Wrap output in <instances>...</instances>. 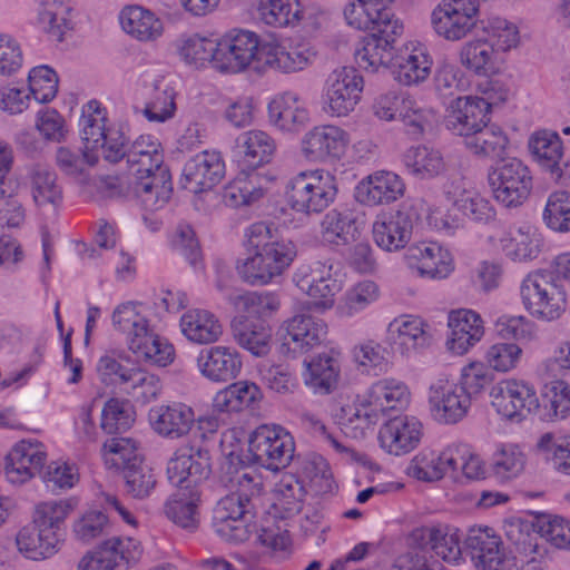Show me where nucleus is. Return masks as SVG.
I'll list each match as a JSON object with an SVG mask.
<instances>
[{
    "instance_id": "774afa93",
    "label": "nucleus",
    "mask_w": 570,
    "mask_h": 570,
    "mask_svg": "<svg viewBox=\"0 0 570 570\" xmlns=\"http://www.w3.org/2000/svg\"><path fill=\"white\" fill-rule=\"evenodd\" d=\"M129 379L127 386H124V393L136 403L145 405L156 400L161 392L159 377L141 367H137Z\"/></svg>"
},
{
    "instance_id": "72a5a7b5",
    "label": "nucleus",
    "mask_w": 570,
    "mask_h": 570,
    "mask_svg": "<svg viewBox=\"0 0 570 570\" xmlns=\"http://www.w3.org/2000/svg\"><path fill=\"white\" fill-rule=\"evenodd\" d=\"M62 534H56L33 522L23 527L16 535L18 551L30 560H45L53 557L60 550Z\"/></svg>"
},
{
    "instance_id": "bf43d9fd",
    "label": "nucleus",
    "mask_w": 570,
    "mask_h": 570,
    "mask_svg": "<svg viewBox=\"0 0 570 570\" xmlns=\"http://www.w3.org/2000/svg\"><path fill=\"white\" fill-rule=\"evenodd\" d=\"M175 112L176 104L173 88L164 79H156L153 82V92L142 110L144 116L149 121L165 122L171 119Z\"/></svg>"
},
{
    "instance_id": "37998d69",
    "label": "nucleus",
    "mask_w": 570,
    "mask_h": 570,
    "mask_svg": "<svg viewBox=\"0 0 570 570\" xmlns=\"http://www.w3.org/2000/svg\"><path fill=\"white\" fill-rule=\"evenodd\" d=\"M494 45L484 39L465 42L459 52L460 63L478 76H489L497 70Z\"/></svg>"
},
{
    "instance_id": "49530a36",
    "label": "nucleus",
    "mask_w": 570,
    "mask_h": 570,
    "mask_svg": "<svg viewBox=\"0 0 570 570\" xmlns=\"http://www.w3.org/2000/svg\"><path fill=\"white\" fill-rule=\"evenodd\" d=\"M403 164L411 175L420 179L434 178L445 170L442 154L428 146L407 149L403 155Z\"/></svg>"
},
{
    "instance_id": "1a4fd4ad",
    "label": "nucleus",
    "mask_w": 570,
    "mask_h": 570,
    "mask_svg": "<svg viewBox=\"0 0 570 570\" xmlns=\"http://www.w3.org/2000/svg\"><path fill=\"white\" fill-rule=\"evenodd\" d=\"M479 0H443L431 14L434 31L448 41L468 37L476 27Z\"/></svg>"
},
{
    "instance_id": "39448f33",
    "label": "nucleus",
    "mask_w": 570,
    "mask_h": 570,
    "mask_svg": "<svg viewBox=\"0 0 570 570\" xmlns=\"http://www.w3.org/2000/svg\"><path fill=\"white\" fill-rule=\"evenodd\" d=\"M465 549L476 570H543L541 562L535 559L519 564L490 528L470 529Z\"/></svg>"
},
{
    "instance_id": "20e7f679",
    "label": "nucleus",
    "mask_w": 570,
    "mask_h": 570,
    "mask_svg": "<svg viewBox=\"0 0 570 570\" xmlns=\"http://www.w3.org/2000/svg\"><path fill=\"white\" fill-rule=\"evenodd\" d=\"M336 194V178L325 169L299 171L286 187L289 207L302 214L323 212L334 202Z\"/></svg>"
},
{
    "instance_id": "f3484780",
    "label": "nucleus",
    "mask_w": 570,
    "mask_h": 570,
    "mask_svg": "<svg viewBox=\"0 0 570 570\" xmlns=\"http://www.w3.org/2000/svg\"><path fill=\"white\" fill-rule=\"evenodd\" d=\"M348 142V134L341 127L320 125L302 137L301 154L308 163L337 160L345 154Z\"/></svg>"
},
{
    "instance_id": "393cba45",
    "label": "nucleus",
    "mask_w": 570,
    "mask_h": 570,
    "mask_svg": "<svg viewBox=\"0 0 570 570\" xmlns=\"http://www.w3.org/2000/svg\"><path fill=\"white\" fill-rule=\"evenodd\" d=\"M148 421L159 436L178 440L189 434L195 424L194 410L180 402L153 406L148 412Z\"/></svg>"
},
{
    "instance_id": "a18cd8bd",
    "label": "nucleus",
    "mask_w": 570,
    "mask_h": 570,
    "mask_svg": "<svg viewBox=\"0 0 570 570\" xmlns=\"http://www.w3.org/2000/svg\"><path fill=\"white\" fill-rule=\"evenodd\" d=\"M122 30L140 41H153L161 36L163 22L141 7H129L121 11Z\"/></svg>"
},
{
    "instance_id": "c9c22d12",
    "label": "nucleus",
    "mask_w": 570,
    "mask_h": 570,
    "mask_svg": "<svg viewBox=\"0 0 570 570\" xmlns=\"http://www.w3.org/2000/svg\"><path fill=\"white\" fill-rule=\"evenodd\" d=\"M267 109L269 122L284 131H294L308 119L307 110L298 96L293 92H284L275 97Z\"/></svg>"
},
{
    "instance_id": "6e6552de",
    "label": "nucleus",
    "mask_w": 570,
    "mask_h": 570,
    "mask_svg": "<svg viewBox=\"0 0 570 570\" xmlns=\"http://www.w3.org/2000/svg\"><path fill=\"white\" fill-rule=\"evenodd\" d=\"M489 184L499 203L505 207H518L530 195L532 176L520 159L509 158L502 160L489 173Z\"/></svg>"
},
{
    "instance_id": "5fc2aeb1",
    "label": "nucleus",
    "mask_w": 570,
    "mask_h": 570,
    "mask_svg": "<svg viewBox=\"0 0 570 570\" xmlns=\"http://www.w3.org/2000/svg\"><path fill=\"white\" fill-rule=\"evenodd\" d=\"M106 111L97 100L88 101L81 110L79 120L80 132L85 146L91 150L98 149L101 139L111 130L106 128Z\"/></svg>"
},
{
    "instance_id": "09e8293b",
    "label": "nucleus",
    "mask_w": 570,
    "mask_h": 570,
    "mask_svg": "<svg viewBox=\"0 0 570 570\" xmlns=\"http://www.w3.org/2000/svg\"><path fill=\"white\" fill-rule=\"evenodd\" d=\"M55 159L63 175L83 180L88 170L98 163L99 156L89 146L85 148L61 146L57 149Z\"/></svg>"
},
{
    "instance_id": "e433bc0d",
    "label": "nucleus",
    "mask_w": 570,
    "mask_h": 570,
    "mask_svg": "<svg viewBox=\"0 0 570 570\" xmlns=\"http://www.w3.org/2000/svg\"><path fill=\"white\" fill-rule=\"evenodd\" d=\"M422 539H426L431 549L436 556L446 562H458L463 551L469 556L465 549V542L461 546L460 530L453 525L439 524L435 527L423 528L419 531ZM469 532L466 533L468 538ZM466 539H464L465 541Z\"/></svg>"
},
{
    "instance_id": "f257e3e1",
    "label": "nucleus",
    "mask_w": 570,
    "mask_h": 570,
    "mask_svg": "<svg viewBox=\"0 0 570 570\" xmlns=\"http://www.w3.org/2000/svg\"><path fill=\"white\" fill-rule=\"evenodd\" d=\"M158 138L141 135L127 149L128 186L146 210H157L169 199L171 176Z\"/></svg>"
},
{
    "instance_id": "8fccbe9b",
    "label": "nucleus",
    "mask_w": 570,
    "mask_h": 570,
    "mask_svg": "<svg viewBox=\"0 0 570 570\" xmlns=\"http://www.w3.org/2000/svg\"><path fill=\"white\" fill-rule=\"evenodd\" d=\"M535 452L556 471L570 475V435L557 436L546 432L539 436Z\"/></svg>"
},
{
    "instance_id": "79ce46f5",
    "label": "nucleus",
    "mask_w": 570,
    "mask_h": 570,
    "mask_svg": "<svg viewBox=\"0 0 570 570\" xmlns=\"http://www.w3.org/2000/svg\"><path fill=\"white\" fill-rule=\"evenodd\" d=\"M305 364L304 382L314 393L328 394L335 389L340 375L337 357L324 353Z\"/></svg>"
},
{
    "instance_id": "9b49d317",
    "label": "nucleus",
    "mask_w": 570,
    "mask_h": 570,
    "mask_svg": "<svg viewBox=\"0 0 570 570\" xmlns=\"http://www.w3.org/2000/svg\"><path fill=\"white\" fill-rule=\"evenodd\" d=\"M417 218L413 206L406 204L400 205L397 209L382 212L372 225L375 244L389 253L404 249L412 238Z\"/></svg>"
},
{
    "instance_id": "6ab92c4d",
    "label": "nucleus",
    "mask_w": 570,
    "mask_h": 570,
    "mask_svg": "<svg viewBox=\"0 0 570 570\" xmlns=\"http://www.w3.org/2000/svg\"><path fill=\"white\" fill-rule=\"evenodd\" d=\"M293 279L317 308H331L335 295L342 289V282L334 277L332 265L327 263L316 262L311 266H303L297 269Z\"/></svg>"
},
{
    "instance_id": "f03ea898",
    "label": "nucleus",
    "mask_w": 570,
    "mask_h": 570,
    "mask_svg": "<svg viewBox=\"0 0 570 570\" xmlns=\"http://www.w3.org/2000/svg\"><path fill=\"white\" fill-rule=\"evenodd\" d=\"M248 243L254 253L238 263L237 271L242 279L250 285L268 284L282 275L296 257L295 245L279 238L276 229L265 223L250 226Z\"/></svg>"
},
{
    "instance_id": "603ef678",
    "label": "nucleus",
    "mask_w": 570,
    "mask_h": 570,
    "mask_svg": "<svg viewBox=\"0 0 570 570\" xmlns=\"http://www.w3.org/2000/svg\"><path fill=\"white\" fill-rule=\"evenodd\" d=\"M96 549L98 554L109 563L111 570L136 562L141 554L140 543L130 537H111Z\"/></svg>"
},
{
    "instance_id": "b1692460",
    "label": "nucleus",
    "mask_w": 570,
    "mask_h": 570,
    "mask_svg": "<svg viewBox=\"0 0 570 570\" xmlns=\"http://www.w3.org/2000/svg\"><path fill=\"white\" fill-rule=\"evenodd\" d=\"M225 175V164L220 153L204 150L190 158L184 167L183 187L198 194L216 186Z\"/></svg>"
},
{
    "instance_id": "ddd939ff",
    "label": "nucleus",
    "mask_w": 570,
    "mask_h": 570,
    "mask_svg": "<svg viewBox=\"0 0 570 570\" xmlns=\"http://www.w3.org/2000/svg\"><path fill=\"white\" fill-rule=\"evenodd\" d=\"M372 110L381 120L391 121L400 118L415 135L422 134L434 118L431 109L422 107L411 97L396 91L379 95L374 99Z\"/></svg>"
},
{
    "instance_id": "a211bd4d",
    "label": "nucleus",
    "mask_w": 570,
    "mask_h": 570,
    "mask_svg": "<svg viewBox=\"0 0 570 570\" xmlns=\"http://www.w3.org/2000/svg\"><path fill=\"white\" fill-rule=\"evenodd\" d=\"M363 78L352 67L335 69L326 80L324 110L334 117L348 115L360 100Z\"/></svg>"
},
{
    "instance_id": "a19ab883",
    "label": "nucleus",
    "mask_w": 570,
    "mask_h": 570,
    "mask_svg": "<svg viewBox=\"0 0 570 570\" xmlns=\"http://www.w3.org/2000/svg\"><path fill=\"white\" fill-rule=\"evenodd\" d=\"M432 68V59L422 46L413 47L400 57L393 71L394 78L401 85L413 86L425 81Z\"/></svg>"
},
{
    "instance_id": "ea45409f",
    "label": "nucleus",
    "mask_w": 570,
    "mask_h": 570,
    "mask_svg": "<svg viewBox=\"0 0 570 570\" xmlns=\"http://www.w3.org/2000/svg\"><path fill=\"white\" fill-rule=\"evenodd\" d=\"M236 147L243 154L244 161L250 167L268 164L276 151L275 140L265 131L253 129L240 134Z\"/></svg>"
},
{
    "instance_id": "0eeeda50",
    "label": "nucleus",
    "mask_w": 570,
    "mask_h": 570,
    "mask_svg": "<svg viewBox=\"0 0 570 570\" xmlns=\"http://www.w3.org/2000/svg\"><path fill=\"white\" fill-rule=\"evenodd\" d=\"M520 294L524 307L534 316L552 321L566 309V292L552 273L534 272L522 282Z\"/></svg>"
},
{
    "instance_id": "5701e85b",
    "label": "nucleus",
    "mask_w": 570,
    "mask_h": 570,
    "mask_svg": "<svg viewBox=\"0 0 570 570\" xmlns=\"http://www.w3.org/2000/svg\"><path fill=\"white\" fill-rule=\"evenodd\" d=\"M404 258L410 268L431 279L448 277L453 271V258L438 243L420 242L407 247Z\"/></svg>"
},
{
    "instance_id": "e2e57ef3",
    "label": "nucleus",
    "mask_w": 570,
    "mask_h": 570,
    "mask_svg": "<svg viewBox=\"0 0 570 570\" xmlns=\"http://www.w3.org/2000/svg\"><path fill=\"white\" fill-rule=\"evenodd\" d=\"M70 12L71 8L62 1L50 0L43 3L39 21L55 41H62L65 32L71 29Z\"/></svg>"
},
{
    "instance_id": "a878e982",
    "label": "nucleus",
    "mask_w": 570,
    "mask_h": 570,
    "mask_svg": "<svg viewBox=\"0 0 570 570\" xmlns=\"http://www.w3.org/2000/svg\"><path fill=\"white\" fill-rule=\"evenodd\" d=\"M46 452L37 441L18 442L6 458V478L12 484H22L32 479L45 464Z\"/></svg>"
},
{
    "instance_id": "864d4df0",
    "label": "nucleus",
    "mask_w": 570,
    "mask_h": 570,
    "mask_svg": "<svg viewBox=\"0 0 570 570\" xmlns=\"http://www.w3.org/2000/svg\"><path fill=\"white\" fill-rule=\"evenodd\" d=\"M235 341L255 356H265L269 352L271 331L263 325H255L246 320H235L232 323Z\"/></svg>"
},
{
    "instance_id": "338daca9",
    "label": "nucleus",
    "mask_w": 570,
    "mask_h": 570,
    "mask_svg": "<svg viewBox=\"0 0 570 570\" xmlns=\"http://www.w3.org/2000/svg\"><path fill=\"white\" fill-rule=\"evenodd\" d=\"M542 218L547 227L553 232H570V193L558 190L550 194Z\"/></svg>"
},
{
    "instance_id": "4468645a",
    "label": "nucleus",
    "mask_w": 570,
    "mask_h": 570,
    "mask_svg": "<svg viewBox=\"0 0 570 570\" xmlns=\"http://www.w3.org/2000/svg\"><path fill=\"white\" fill-rule=\"evenodd\" d=\"M258 38L254 32L239 30L217 41L216 69L237 73L245 70L252 61L262 60Z\"/></svg>"
},
{
    "instance_id": "13d9d810",
    "label": "nucleus",
    "mask_w": 570,
    "mask_h": 570,
    "mask_svg": "<svg viewBox=\"0 0 570 570\" xmlns=\"http://www.w3.org/2000/svg\"><path fill=\"white\" fill-rule=\"evenodd\" d=\"M198 501L199 498L195 493H176L166 502L165 514L178 527L191 531L199 522Z\"/></svg>"
},
{
    "instance_id": "f704fd0d",
    "label": "nucleus",
    "mask_w": 570,
    "mask_h": 570,
    "mask_svg": "<svg viewBox=\"0 0 570 570\" xmlns=\"http://www.w3.org/2000/svg\"><path fill=\"white\" fill-rule=\"evenodd\" d=\"M183 335L195 344H213L223 334L219 320L206 309H189L179 322Z\"/></svg>"
},
{
    "instance_id": "69168bd1",
    "label": "nucleus",
    "mask_w": 570,
    "mask_h": 570,
    "mask_svg": "<svg viewBox=\"0 0 570 570\" xmlns=\"http://www.w3.org/2000/svg\"><path fill=\"white\" fill-rule=\"evenodd\" d=\"M529 148L539 165L547 170L556 168L562 159L563 147L557 134L548 131L534 134L529 141Z\"/></svg>"
},
{
    "instance_id": "473e14b6",
    "label": "nucleus",
    "mask_w": 570,
    "mask_h": 570,
    "mask_svg": "<svg viewBox=\"0 0 570 570\" xmlns=\"http://www.w3.org/2000/svg\"><path fill=\"white\" fill-rule=\"evenodd\" d=\"M449 327L451 335L446 345L458 355L466 353L484 334L480 315L470 309L452 311L449 315Z\"/></svg>"
},
{
    "instance_id": "4be33fe9",
    "label": "nucleus",
    "mask_w": 570,
    "mask_h": 570,
    "mask_svg": "<svg viewBox=\"0 0 570 570\" xmlns=\"http://www.w3.org/2000/svg\"><path fill=\"white\" fill-rule=\"evenodd\" d=\"M491 104L483 98L464 96L454 99L446 116V127L465 139L489 122Z\"/></svg>"
},
{
    "instance_id": "0e129e2a",
    "label": "nucleus",
    "mask_w": 570,
    "mask_h": 570,
    "mask_svg": "<svg viewBox=\"0 0 570 570\" xmlns=\"http://www.w3.org/2000/svg\"><path fill=\"white\" fill-rule=\"evenodd\" d=\"M356 227L350 215L330 210L322 219L321 233L325 242L346 245L355 239Z\"/></svg>"
},
{
    "instance_id": "423d86ee",
    "label": "nucleus",
    "mask_w": 570,
    "mask_h": 570,
    "mask_svg": "<svg viewBox=\"0 0 570 570\" xmlns=\"http://www.w3.org/2000/svg\"><path fill=\"white\" fill-rule=\"evenodd\" d=\"M248 452L262 468L278 472L287 468L295 456L293 435L277 424L256 428L248 440Z\"/></svg>"
},
{
    "instance_id": "7c9ffc66",
    "label": "nucleus",
    "mask_w": 570,
    "mask_h": 570,
    "mask_svg": "<svg viewBox=\"0 0 570 570\" xmlns=\"http://www.w3.org/2000/svg\"><path fill=\"white\" fill-rule=\"evenodd\" d=\"M402 179L391 171H377L358 183L356 199L366 206L395 202L404 193Z\"/></svg>"
},
{
    "instance_id": "052dcab7",
    "label": "nucleus",
    "mask_w": 570,
    "mask_h": 570,
    "mask_svg": "<svg viewBox=\"0 0 570 570\" xmlns=\"http://www.w3.org/2000/svg\"><path fill=\"white\" fill-rule=\"evenodd\" d=\"M263 195L257 174H240L225 187L224 202L230 207L248 206Z\"/></svg>"
},
{
    "instance_id": "7ed1b4c3",
    "label": "nucleus",
    "mask_w": 570,
    "mask_h": 570,
    "mask_svg": "<svg viewBox=\"0 0 570 570\" xmlns=\"http://www.w3.org/2000/svg\"><path fill=\"white\" fill-rule=\"evenodd\" d=\"M140 307L141 304L135 302L116 306L111 314L112 326L125 335L128 348L134 354L158 366H166L174 361V347L154 332Z\"/></svg>"
},
{
    "instance_id": "de8ad7c7",
    "label": "nucleus",
    "mask_w": 570,
    "mask_h": 570,
    "mask_svg": "<svg viewBox=\"0 0 570 570\" xmlns=\"http://www.w3.org/2000/svg\"><path fill=\"white\" fill-rule=\"evenodd\" d=\"M176 50L180 59L196 68L210 62L216 68L217 41L197 33L184 35L176 41Z\"/></svg>"
},
{
    "instance_id": "58836bf2",
    "label": "nucleus",
    "mask_w": 570,
    "mask_h": 570,
    "mask_svg": "<svg viewBox=\"0 0 570 570\" xmlns=\"http://www.w3.org/2000/svg\"><path fill=\"white\" fill-rule=\"evenodd\" d=\"M366 400L380 414L405 406L410 401V391L400 380L382 379L371 386Z\"/></svg>"
},
{
    "instance_id": "4c0bfd02",
    "label": "nucleus",
    "mask_w": 570,
    "mask_h": 570,
    "mask_svg": "<svg viewBox=\"0 0 570 570\" xmlns=\"http://www.w3.org/2000/svg\"><path fill=\"white\" fill-rule=\"evenodd\" d=\"M261 389L253 382L238 381L218 391L213 399L216 412H239L262 400Z\"/></svg>"
},
{
    "instance_id": "c756f323",
    "label": "nucleus",
    "mask_w": 570,
    "mask_h": 570,
    "mask_svg": "<svg viewBox=\"0 0 570 570\" xmlns=\"http://www.w3.org/2000/svg\"><path fill=\"white\" fill-rule=\"evenodd\" d=\"M264 63L285 72H297L309 66L315 59V51L308 43L285 45L265 43L261 48Z\"/></svg>"
},
{
    "instance_id": "f8f14e48",
    "label": "nucleus",
    "mask_w": 570,
    "mask_h": 570,
    "mask_svg": "<svg viewBox=\"0 0 570 570\" xmlns=\"http://www.w3.org/2000/svg\"><path fill=\"white\" fill-rule=\"evenodd\" d=\"M254 502L229 493L222 498L214 509L215 531L227 542H244L248 538V522L254 518Z\"/></svg>"
},
{
    "instance_id": "2eb2a0df",
    "label": "nucleus",
    "mask_w": 570,
    "mask_h": 570,
    "mask_svg": "<svg viewBox=\"0 0 570 570\" xmlns=\"http://www.w3.org/2000/svg\"><path fill=\"white\" fill-rule=\"evenodd\" d=\"M212 472L209 451L193 441L176 449L167 463V478L176 487L184 482L197 484L206 480Z\"/></svg>"
},
{
    "instance_id": "9d476101",
    "label": "nucleus",
    "mask_w": 570,
    "mask_h": 570,
    "mask_svg": "<svg viewBox=\"0 0 570 570\" xmlns=\"http://www.w3.org/2000/svg\"><path fill=\"white\" fill-rule=\"evenodd\" d=\"M491 404L509 421H521L539 409V399L532 385L523 380L504 379L492 386Z\"/></svg>"
},
{
    "instance_id": "dca6fc26",
    "label": "nucleus",
    "mask_w": 570,
    "mask_h": 570,
    "mask_svg": "<svg viewBox=\"0 0 570 570\" xmlns=\"http://www.w3.org/2000/svg\"><path fill=\"white\" fill-rule=\"evenodd\" d=\"M428 401L433 420L446 425L462 421L471 406L463 389L446 379H438L430 385Z\"/></svg>"
},
{
    "instance_id": "680f3d73",
    "label": "nucleus",
    "mask_w": 570,
    "mask_h": 570,
    "mask_svg": "<svg viewBox=\"0 0 570 570\" xmlns=\"http://www.w3.org/2000/svg\"><path fill=\"white\" fill-rule=\"evenodd\" d=\"M106 465L117 470H126L142 462L137 442L131 438H111L104 443Z\"/></svg>"
},
{
    "instance_id": "aec40b11",
    "label": "nucleus",
    "mask_w": 570,
    "mask_h": 570,
    "mask_svg": "<svg viewBox=\"0 0 570 570\" xmlns=\"http://www.w3.org/2000/svg\"><path fill=\"white\" fill-rule=\"evenodd\" d=\"M283 346L295 352L306 353L327 341V324L320 317L297 313L283 322L281 328Z\"/></svg>"
},
{
    "instance_id": "3c124183",
    "label": "nucleus",
    "mask_w": 570,
    "mask_h": 570,
    "mask_svg": "<svg viewBox=\"0 0 570 570\" xmlns=\"http://www.w3.org/2000/svg\"><path fill=\"white\" fill-rule=\"evenodd\" d=\"M259 19L273 27L295 24L303 19V6L299 0H259Z\"/></svg>"
},
{
    "instance_id": "2f4dec72",
    "label": "nucleus",
    "mask_w": 570,
    "mask_h": 570,
    "mask_svg": "<svg viewBox=\"0 0 570 570\" xmlns=\"http://www.w3.org/2000/svg\"><path fill=\"white\" fill-rule=\"evenodd\" d=\"M399 37L379 31L363 37L354 51L355 62L370 72L387 68L394 59V43Z\"/></svg>"
},
{
    "instance_id": "c85d7f7f",
    "label": "nucleus",
    "mask_w": 570,
    "mask_h": 570,
    "mask_svg": "<svg viewBox=\"0 0 570 570\" xmlns=\"http://www.w3.org/2000/svg\"><path fill=\"white\" fill-rule=\"evenodd\" d=\"M385 342L392 347L409 355L425 348L431 343V335L425 330L422 320L412 316H401L393 320L386 328Z\"/></svg>"
},
{
    "instance_id": "4d7b16f0",
    "label": "nucleus",
    "mask_w": 570,
    "mask_h": 570,
    "mask_svg": "<svg viewBox=\"0 0 570 570\" xmlns=\"http://www.w3.org/2000/svg\"><path fill=\"white\" fill-rule=\"evenodd\" d=\"M76 508L73 499H60L40 502L35 507L32 522L37 527L61 534L62 525Z\"/></svg>"
},
{
    "instance_id": "cd10ccee",
    "label": "nucleus",
    "mask_w": 570,
    "mask_h": 570,
    "mask_svg": "<svg viewBox=\"0 0 570 570\" xmlns=\"http://www.w3.org/2000/svg\"><path fill=\"white\" fill-rule=\"evenodd\" d=\"M196 365L207 380L225 383L239 374L242 358L236 350L218 345L202 350L196 358Z\"/></svg>"
},
{
    "instance_id": "bb28decb",
    "label": "nucleus",
    "mask_w": 570,
    "mask_h": 570,
    "mask_svg": "<svg viewBox=\"0 0 570 570\" xmlns=\"http://www.w3.org/2000/svg\"><path fill=\"white\" fill-rule=\"evenodd\" d=\"M422 436V424L414 416H395L384 423L379 432V441L386 452L401 455L417 446Z\"/></svg>"
},
{
    "instance_id": "c03bdc74",
    "label": "nucleus",
    "mask_w": 570,
    "mask_h": 570,
    "mask_svg": "<svg viewBox=\"0 0 570 570\" xmlns=\"http://www.w3.org/2000/svg\"><path fill=\"white\" fill-rule=\"evenodd\" d=\"M31 195L36 205L45 209H55L62 202V188L57 174L37 165L30 173Z\"/></svg>"
},
{
    "instance_id": "6e6d98bb",
    "label": "nucleus",
    "mask_w": 570,
    "mask_h": 570,
    "mask_svg": "<svg viewBox=\"0 0 570 570\" xmlns=\"http://www.w3.org/2000/svg\"><path fill=\"white\" fill-rule=\"evenodd\" d=\"M508 142V137L503 130L499 126L489 122L464 140L466 148L473 154L487 157H501Z\"/></svg>"
},
{
    "instance_id": "412c9836",
    "label": "nucleus",
    "mask_w": 570,
    "mask_h": 570,
    "mask_svg": "<svg viewBox=\"0 0 570 570\" xmlns=\"http://www.w3.org/2000/svg\"><path fill=\"white\" fill-rule=\"evenodd\" d=\"M490 239L514 262H528L537 258L542 247L541 235L530 225L498 228Z\"/></svg>"
}]
</instances>
